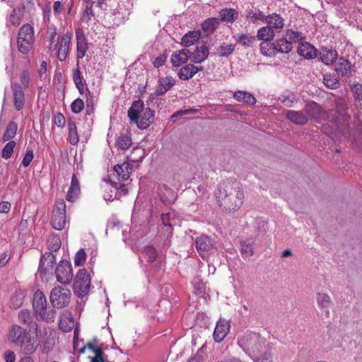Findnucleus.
I'll use <instances>...</instances> for the list:
<instances>
[{
  "instance_id": "obj_46",
  "label": "nucleus",
  "mask_w": 362,
  "mask_h": 362,
  "mask_svg": "<svg viewBox=\"0 0 362 362\" xmlns=\"http://www.w3.org/2000/svg\"><path fill=\"white\" fill-rule=\"evenodd\" d=\"M193 64H188L183 66L178 71V76L181 80L187 81L192 78L194 74L192 70Z\"/></svg>"
},
{
  "instance_id": "obj_37",
  "label": "nucleus",
  "mask_w": 362,
  "mask_h": 362,
  "mask_svg": "<svg viewBox=\"0 0 362 362\" xmlns=\"http://www.w3.org/2000/svg\"><path fill=\"white\" fill-rule=\"evenodd\" d=\"M276 33L271 28L266 26L261 27L257 33V37L264 42H270L275 37Z\"/></svg>"
},
{
  "instance_id": "obj_55",
  "label": "nucleus",
  "mask_w": 362,
  "mask_h": 362,
  "mask_svg": "<svg viewBox=\"0 0 362 362\" xmlns=\"http://www.w3.org/2000/svg\"><path fill=\"white\" fill-rule=\"evenodd\" d=\"M16 143L15 141H8L2 150V158L8 159L12 156L13 148H15Z\"/></svg>"
},
{
  "instance_id": "obj_54",
  "label": "nucleus",
  "mask_w": 362,
  "mask_h": 362,
  "mask_svg": "<svg viewBox=\"0 0 362 362\" xmlns=\"http://www.w3.org/2000/svg\"><path fill=\"white\" fill-rule=\"evenodd\" d=\"M42 320L46 321L47 322H54L56 317V311L54 309H50L49 310H42V311L40 312L37 314Z\"/></svg>"
},
{
  "instance_id": "obj_29",
  "label": "nucleus",
  "mask_w": 362,
  "mask_h": 362,
  "mask_svg": "<svg viewBox=\"0 0 362 362\" xmlns=\"http://www.w3.org/2000/svg\"><path fill=\"white\" fill-rule=\"evenodd\" d=\"M175 84V80L171 76L160 78L158 80V84L156 89V95H163L169 90Z\"/></svg>"
},
{
  "instance_id": "obj_60",
  "label": "nucleus",
  "mask_w": 362,
  "mask_h": 362,
  "mask_svg": "<svg viewBox=\"0 0 362 362\" xmlns=\"http://www.w3.org/2000/svg\"><path fill=\"white\" fill-rule=\"evenodd\" d=\"M130 13V8H126L124 2L119 4L116 15L121 16L122 19H125L128 18Z\"/></svg>"
},
{
  "instance_id": "obj_5",
  "label": "nucleus",
  "mask_w": 362,
  "mask_h": 362,
  "mask_svg": "<svg viewBox=\"0 0 362 362\" xmlns=\"http://www.w3.org/2000/svg\"><path fill=\"white\" fill-rule=\"evenodd\" d=\"M128 117L132 123L136 124L138 128L145 129L153 121L154 111L149 107L144 108V103L139 100L134 101L128 110Z\"/></svg>"
},
{
  "instance_id": "obj_64",
  "label": "nucleus",
  "mask_w": 362,
  "mask_h": 362,
  "mask_svg": "<svg viewBox=\"0 0 362 362\" xmlns=\"http://www.w3.org/2000/svg\"><path fill=\"white\" fill-rule=\"evenodd\" d=\"M271 45L272 44L269 43V42H262L260 44V50L264 55H271L274 53Z\"/></svg>"
},
{
  "instance_id": "obj_16",
  "label": "nucleus",
  "mask_w": 362,
  "mask_h": 362,
  "mask_svg": "<svg viewBox=\"0 0 362 362\" xmlns=\"http://www.w3.org/2000/svg\"><path fill=\"white\" fill-rule=\"evenodd\" d=\"M54 262L55 257L52 252H45L42 255L38 269V272L41 277L50 269H52Z\"/></svg>"
},
{
  "instance_id": "obj_22",
  "label": "nucleus",
  "mask_w": 362,
  "mask_h": 362,
  "mask_svg": "<svg viewBox=\"0 0 362 362\" xmlns=\"http://www.w3.org/2000/svg\"><path fill=\"white\" fill-rule=\"evenodd\" d=\"M13 93L14 105L18 110H21L25 104V95L22 86L18 83L11 85Z\"/></svg>"
},
{
  "instance_id": "obj_3",
  "label": "nucleus",
  "mask_w": 362,
  "mask_h": 362,
  "mask_svg": "<svg viewBox=\"0 0 362 362\" xmlns=\"http://www.w3.org/2000/svg\"><path fill=\"white\" fill-rule=\"evenodd\" d=\"M237 343L250 357L258 355L270 344L259 333L246 331L238 338Z\"/></svg>"
},
{
  "instance_id": "obj_35",
  "label": "nucleus",
  "mask_w": 362,
  "mask_h": 362,
  "mask_svg": "<svg viewBox=\"0 0 362 362\" xmlns=\"http://www.w3.org/2000/svg\"><path fill=\"white\" fill-rule=\"evenodd\" d=\"M233 98L238 102H242L249 105H255L256 103V99L254 95L246 91H235L233 93Z\"/></svg>"
},
{
  "instance_id": "obj_4",
  "label": "nucleus",
  "mask_w": 362,
  "mask_h": 362,
  "mask_svg": "<svg viewBox=\"0 0 362 362\" xmlns=\"http://www.w3.org/2000/svg\"><path fill=\"white\" fill-rule=\"evenodd\" d=\"M220 206L225 210H235L243 203L244 194L239 187L227 184L221 187L216 193Z\"/></svg>"
},
{
  "instance_id": "obj_48",
  "label": "nucleus",
  "mask_w": 362,
  "mask_h": 362,
  "mask_svg": "<svg viewBox=\"0 0 362 362\" xmlns=\"http://www.w3.org/2000/svg\"><path fill=\"white\" fill-rule=\"evenodd\" d=\"M18 125L14 122H10L6 127V129L2 136L4 141H9L13 139L16 134Z\"/></svg>"
},
{
  "instance_id": "obj_26",
  "label": "nucleus",
  "mask_w": 362,
  "mask_h": 362,
  "mask_svg": "<svg viewBox=\"0 0 362 362\" xmlns=\"http://www.w3.org/2000/svg\"><path fill=\"white\" fill-rule=\"evenodd\" d=\"M195 245L197 250L201 255V252L209 251L213 247L214 241L210 237L202 235L197 238Z\"/></svg>"
},
{
  "instance_id": "obj_33",
  "label": "nucleus",
  "mask_w": 362,
  "mask_h": 362,
  "mask_svg": "<svg viewBox=\"0 0 362 362\" xmlns=\"http://www.w3.org/2000/svg\"><path fill=\"white\" fill-rule=\"evenodd\" d=\"M221 21L226 23H233L238 18V12L230 8H224L219 12Z\"/></svg>"
},
{
  "instance_id": "obj_13",
  "label": "nucleus",
  "mask_w": 362,
  "mask_h": 362,
  "mask_svg": "<svg viewBox=\"0 0 362 362\" xmlns=\"http://www.w3.org/2000/svg\"><path fill=\"white\" fill-rule=\"evenodd\" d=\"M76 41V62L77 65L79 60L83 59L89 49V43L87 37L85 35L84 30L78 28L75 31Z\"/></svg>"
},
{
  "instance_id": "obj_59",
  "label": "nucleus",
  "mask_w": 362,
  "mask_h": 362,
  "mask_svg": "<svg viewBox=\"0 0 362 362\" xmlns=\"http://www.w3.org/2000/svg\"><path fill=\"white\" fill-rule=\"evenodd\" d=\"M351 90L356 100L362 101V84L359 83H354L351 86Z\"/></svg>"
},
{
  "instance_id": "obj_43",
  "label": "nucleus",
  "mask_w": 362,
  "mask_h": 362,
  "mask_svg": "<svg viewBox=\"0 0 362 362\" xmlns=\"http://www.w3.org/2000/svg\"><path fill=\"white\" fill-rule=\"evenodd\" d=\"M317 303L320 308L326 309V314L327 315L329 314L328 308L332 304V300L327 293H318L317 294Z\"/></svg>"
},
{
  "instance_id": "obj_24",
  "label": "nucleus",
  "mask_w": 362,
  "mask_h": 362,
  "mask_svg": "<svg viewBox=\"0 0 362 362\" xmlns=\"http://www.w3.org/2000/svg\"><path fill=\"white\" fill-rule=\"evenodd\" d=\"M80 192L81 189L78 179L76 174H73L71 186L66 196V200L71 202H74L79 196Z\"/></svg>"
},
{
  "instance_id": "obj_17",
  "label": "nucleus",
  "mask_w": 362,
  "mask_h": 362,
  "mask_svg": "<svg viewBox=\"0 0 362 362\" xmlns=\"http://www.w3.org/2000/svg\"><path fill=\"white\" fill-rule=\"evenodd\" d=\"M267 15L257 6H251L245 10V19L253 24L265 21Z\"/></svg>"
},
{
  "instance_id": "obj_18",
  "label": "nucleus",
  "mask_w": 362,
  "mask_h": 362,
  "mask_svg": "<svg viewBox=\"0 0 362 362\" xmlns=\"http://www.w3.org/2000/svg\"><path fill=\"white\" fill-rule=\"evenodd\" d=\"M319 55L321 62L327 66L333 64L338 59V52L332 47H322Z\"/></svg>"
},
{
  "instance_id": "obj_11",
  "label": "nucleus",
  "mask_w": 362,
  "mask_h": 362,
  "mask_svg": "<svg viewBox=\"0 0 362 362\" xmlns=\"http://www.w3.org/2000/svg\"><path fill=\"white\" fill-rule=\"evenodd\" d=\"M303 111L308 116V119H311L316 122L325 121L329 119V113L323 110V108L314 101L309 102L305 104Z\"/></svg>"
},
{
  "instance_id": "obj_49",
  "label": "nucleus",
  "mask_w": 362,
  "mask_h": 362,
  "mask_svg": "<svg viewBox=\"0 0 362 362\" xmlns=\"http://www.w3.org/2000/svg\"><path fill=\"white\" fill-rule=\"evenodd\" d=\"M218 25V20L215 18H208L202 23V29L207 33H211Z\"/></svg>"
},
{
  "instance_id": "obj_14",
  "label": "nucleus",
  "mask_w": 362,
  "mask_h": 362,
  "mask_svg": "<svg viewBox=\"0 0 362 362\" xmlns=\"http://www.w3.org/2000/svg\"><path fill=\"white\" fill-rule=\"evenodd\" d=\"M72 39V33L67 31L62 35L61 39L57 45V57L60 62H64L67 58L69 50L70 45Z\"/></svg>"
},
{
  "instance_id": "obj_10",
  "label": "nucleus",
  "mask_w": 362,
  "mask_h": 362,
  "mask_svg": "<svg viewBox=\"0 0 362 362\" xmlns=\"http://www.w3.org/2000/svg\"><path fill=\"white\" fill-rule=\"evenodd\" d=\"M66 223V204L63 199H58L54 204L52 225L56 230H62Z\"/></svg>"
},
{
  "instance_id": "obj_63",
  "label": "nucleus",
  "mask_w": 362,
  "mask_h": 362,
  "mask_svg": "<svg viewBox=\"0 0 362 362\" xmlns=\"http://www.w3.org/2000/svg\"><path fill=\"white\" fill-rule=\"evenodd\" d=\"M34 158L33 151L32 149H27L26 153L23 158L22 165L24 167H28L30 165Z\"/></svg>"
},
{
  "instance_id": "obj_62",
  "label": "nucleus",
  "mask_w": 362,
  "mask_h": 362,
  "mask_svg": "<svg viewBox=\"0 0 362 362\" xmlns=\"http://www.w3.org/2000/svg\"><path fill=\"white\" fill-rule=\"evenodd\" d=\"M73 81L75 83V85L77 84H82L83 83H86V81L84 80L83 77L82 76L81 72L80 71L78 67L76 69H74L73 70Z\"/></svg>"
},
{
  "instance_id": "obj_15",
  "label": "nucleus",
  "mask_w": 362,
  "mask_h": 362,
  "mask_svg": "<svg viewBox=\"0 0 362 362\" xmlns=\"http://www.w3.org/2000/svg\"><path fill=\"white\" fill-rule=\"evenodd\" d=\"M265 23L267 25L274 30L276 33H281L285 26L284 18L277 13L267 15Z\"/></svg>"
},
{
  "instance_id": "obj_36",
  "label": "nucleus",
  "mask_w": 362,
  "mask_h": 362,
  "mask_svg": "<svg viewBox=\"0 0 362 362\" xmlns=\"http://www.w3.org/2000/svg\"><path fill=\"white\" fill-rule=\"evenodd\" d=\"M323 83L329 89H337L340 86V81L334 73H327L323 75Z\"/></svg>"
},
{
  "instance_id": "obj_25",
  "label": "nucleus",
  "mask_w": 362,
  "mask_h": 362,
  "mask_svg": "<svg viewBox=\"0 0 362 362\" xmlns=\"http://www.w3.org/2000/svg\"><path fill=\"white\" fill-rule=\"evenodd\" d=\"M215 52L212 53L221 58H228L230 57L235 49V44H228L226 42H222L219 45L215 47Z\"/></svg>"
},
{
  "instance_id": "obj_42",
  "label": "nucleus",
  "mask_w": 362,
  "mask_h": 362,
  "mask_svg": "<svg viewBox=\"0 0 362 362\" xmlns=\"http://www.w3.org/2000/svg\"><path fill=\"white\" fill-rule=\"evenodd\" d=\"M68 140L71 145H76L78 143L79 138L77 132V127L75 122L72 120L68 121Z\"/></svg>"
},
{
  "instance_id": "obj_58",
  "label": "nucleus",
  "mask_w": 362,
  "mask_h": 362,
  "mask_svg": "<svg viewBox=\"0 0 362 362\" xmlns=\"http://www.w3.org/2000/svg\"><path fill=\"white\" fill-rule=\"evenodd\" d=\"M286 36L291 43L292 42H296L304 38V36L301 32L294 31L293 30H288Z\"/></svg>"
},
{
  "instance_id": "obj_61",
  "label": "nucleus",
  "mask_w": 362,
  "mask_h": 362,
  "mask_svg": "<svg viewBox=\"0 0 362 362\" xmlns=\"http://www.w3.org/2000/svg\"><path fill=\"white\" fill-rule=\"evenodd\" d=\"M86 259V252L83 249H80L76 254L74 264L76 266H81L84 264Z\"/></svg>"
},
{
  "instance_id": "obj_31",
  "label": "nucleus",
  "mask_w": 362,
  "mask_h": 362,
  "mask_svg": "<svg viewBox=\"0 0 362 362\" xmlns=\"http://www.w3.org/2000/svg\"><path fill=\"white\" fill-rule=\"evenodd\" d=\"M351 64L348 59L340 57L335 63V71L343 76H349L351 74Z\"/></svg>"
},
{
  "instance_id": "obj_28",
  "label": "nucleus",
  "mask_w": 362,
  "mask_h": 362,
  "mask_svg": "<svg viewBox=\"0 0 362 362\" xmlns=\"http://www.w3.org/2000/svg\"><path fill=\"white\" fill-rule=\"evenodd\" d=\"M132 170V165L128 162L117 164L114 167V171L116 173L118 179L123 181L129 179Z\"/></svg>"
},
{
  "instance_id": "obj_34",
  "label": "nucleus",
  "mask_w": 362,
  "mask_h": 362,
  "mask_svg": "<svg viewBox=\"0 0 362 362\" xmlns=\"http://www.w3.org/2000/svg\"><path fill=\"white\" fill-rule=\"evenodd\" d=\"M18 321L23 325L29 327L30 329L33 328L35 329L34 317L30 310H21L18 313Z\"/></svg>"
},
{
  "instance_id": "obj_8",
  "label": "nucleus",
  "mask_w": 362,
  "mask_h": 362,
  "mask_svg": "<svg viewBox=\"0 0 362 362\" xmlns=\"http://www.w3.org/2000/svg\"><path fill=\"white\" fill-rule=\"evenodd\" d=\"M71 296L69 289L58 286L52 288L49 298L53 307L62 308L68 305Z\"/></svg>"
},
{
  "instance_id": "obj_9",
  "label": "nucleus",
  "mask_w": 362,
  "mask_h": 362,
  "mask_svg": "<svg viewBox=\"0 0 362 362\" xmlns=\"http://www.w3.org/2000/svg\"><path fill=\"white\" fill-rule=\"evenodd\" d=\"M90 286L89 274L86 269H80L76 274L73 286L74 293L78 297H83L89 292Z\"/></svg>"
},
{
  "instance_id": "obj_6",
  "label": "nucleus",
  "mask_w": 362,
  "mask_h": 362,
  "mask_svg": "<svg viewBox=\"0 0 362 362\" xmlns=\"http://www.w3.org/2000/svg\"><path fill=\"white\" fill-rule=\"evenodd\" d=\"M35 333L42 352L47 354L52 351L55 344V331L50 327H45L42 331L38 324L35 323Z\"/></svg>"
},
{
  "instance_id": "obj_23",
  "label": "nucleus",
  "mask_w": 362,
  "mask_h": 362,
  "mask_svg": "<svg viewBox=\"0 0 362 362\" xmlns=\"http://www.w3.org/2000/svg\"><path fill=\"white\" fill-rule=\"evenodd\" d=\"M189 59V50L184 48L175 52L171 56V62L173 66H180L186 64Z\"/></svg>"
},
{
  "instance_id": "obj_7",
  "label": "nucleus",
  "mask_w": 362,
  "mask_h": 362,
  "mask_svg": "<svg viewBox=\"0 0 362 362\" xmlns=\"http://www.w3.org/2000/svg\"><path fill=\"white\" fill-rule=\"evenodd\" d=\"M34 31L32 26L24 25L20 28L18 36V50L23 54L28 53L33 45Z\"/></svg>"
},
{
  "instance_id": "obj_2",
  "label": "nucleus",
  "mask_w": 362,
  "mask_h": 362,
  "mask_svg": "<svg viewBox=\"0 0 362 362\" xmlns=\"http://www.w3.org/2000/svg\"><path fill=\"white\" fill-rule=\"evenodd\" d=\"M8 338L25 355L33 354L39 346L37 337H32L28 330L18 325H13L9 328Z\"/></svg>"
},
{
  "instance_id": "obj_47",
  "label": "nucleus",
  "mask_w": 362,
  "mask_h": 362,
  "mask_svg": "<svg viewBox=\"0 0 362 362\" xmlns=\"http://www.w3.org/2000/svg\"><path fill=\"white\" fill-rule=\"evenodd\" d=\"M236 42L240 43L245 47H248L255 41L254 36L245 35V34H237L233 37Z\"/></svg>"
},
{
  "instance_id": "obj_39",
  "label": "nucleus",
  "mask_w": 362,
  "mask_h": 362,
  "mask_svg": "<svg viewBox=\"0 0 362 362\" xmlns=\"http://www.w3.org/2000/svg\"><path fill=\"white\" fill-rule=\"evenodd\" d=\"M200 33L197 30L189 31L181 39V44L185 47H189L199 40Z\"/></svg>"
},
{
  "instance_id": "obj_27",
  "label": "nucleus",
  "mask_w": 362,
  "mask_h": 362,
  "mask_svg": "<svg viewBox=\"0 0 362 362\" xmlns=\"http://www.w3.org/2000/svg\"><path fill=\"white\" fill-rule=\"evenodd\" d=\"M286 117L295 124L304 125L308 122V116L305 112L301 111L287 110Z\"/></svg>"
},
{
  "instance_id": "obj_38",
  "label": "nucleus",
  "mask_w": 362,
  "mask_h": 362,
  "mask_svg": "<svg viewBox=\"0 0 362 362\" xmlns=\"http://www.w3.org/2000/svg\"><path fill=\"white\" fill-rule=\"evenodd\" d=\"M156 250L153 247L150 245L145 246L142 249L141 255L139 256V259L141 261H143V259H146V261L148 262H153L156 260Z\"/></svg>"
},
{
  "instance_id": "obj_52",
  "label": "nucleus",
  "mask_w": 362,
  "mask_h": 362,
  "mask_svg": "<svg viewBox=\"0 0 362 362\" xmlns=\"http://www.w3.org/2000/svg\"><path fill=\"white\" fill-rule=\"evenodd\" d=\"M132 144V139L127 135H120L117 140V145L119 148L127 149Z\"/></svg>"
},
{
  "instance_id": "obj_44",
  "label": "nucleus",
  "mask_w": 362,
  "mask_h": 362,
  "mask_svg": "<svg viewBox=\"0 0 362 362\" xmlns=\"http://www.w3.org/2000/svg\"><path fill=\"white\" fill-rule=\"evenodd\" d=\"M25 294L23 291H16L9 300V307L13 309L18 308L23 302Z\"/></svg>"
},
{
  "instance_id": "obj_40",
  "label": "nucleus",
  "mask_w": 362,
  "mask_h": 362,
  "mask_svg": "<svg viewBox=\"0 0 362 362\" xmlns=\"http://www.w3.org/2000/svg\"><path fill=\"white\" fill-rule=\"evenodd\" d=\"M74 326L73 318L70 315H63L60 317L59 328L64 332H70Z\"/></svg>"
},
{
  "instance_id": "obj_57",
  "label": "nucleus",
  "mask_w": 362,
  "mask_h": 362,
  "mask_svg": "<svg viewBox=\"0 0 362 362\" xmlns=\"http://www.w3.org/2000/svg\"><path fill=\"white\" fill-rule=\"evenodd\" d=\"M192 284L194 285V288L197 294H202L205 293L206 288V285L199 278H194L192 281Z\"/></svg>"
},
{
  "instance_id": "obj_32",
  "label": "nucleus",
  "mask_w": 362,
  "mask_h": 362,
  "mask_svg": "<svg viewBox=\"0 0 362 362\" xmlns=\"http://www.w3.org/2000/svg\"><path fill=\"white\" fill-rule=\"evenodd\" d=\"M272 50L279 53H288L292 49V43L285 39H279L272 43Z\"/></svg>"
},
{
  "instance_id": "obj_50",
  "label": "nucleus",
  "mask_w": 362,
  "mask_h": 362,
  "mask_svg": "<svg viewBox=\"0 0 362 362\" xmlns=\"http://www.w3.org/2000/svg\"><path fill=\"white\" fill-rule=\"evenodd\" d=\"M61 245V240L58 235H53L47 240V247L50 252L58 251Z\"/></svg>"
},
{
  "instance_id": "obj_12",
  "label": "nucleus",
  "mask_w": 362,
  "mask_h": 362,
  "mask_svg": "<svg viewBox=\"0 0 362 362\" xmlns=\"http://www.w3.org/2000/svg\"><path fill=\"white\" fill-rule=\"evenodd\" d=\"M55 274L58 282L69 284L73 279L71 263L66 260H62L55 269Z\"/></svg>"
},
{
  "instance_id": "obj_53",
  "label": "nucleus",
  "mask_w": 362,
  "mask_h": 362,
  "mask_svg": "<svg viewBox=\"0 0 362 362\" xmlns=\"http://www.w3.org/2000/svg\"><path fill=\"white\" fill-rule=\"evenodd\" d=\"M281 103L286 107H291L296 102V98L293 93L284 94L280 98Z\"/></svg>"
},
{
  "instance_id": "obj_30",
  "label": "nucleus",
  "mask_w": 362,
  "mask_h": 362,
  "mask_svg": "<svg viewBox=\"0 0 362 362\" xmlns=\"http://www.w3.org/2000/svg\"><path fill=\"white\" fill-rule=\"evenodd\" d=\"M47 305V299L43 293L40 290L36 291L34 293L33 300V309L36 314H38L40 312L42 311V310H45Z\"/></svg>"
},
{
  "instance_id": "obj_21",
  "label": "nucleus",
  "mask_w": 362,
  "mask_h": 362,
  "mask_svg": "<svg viewBox=\"0 0 362 362\" xmlns=\"http://www.w3.org/2000/svg\"><path fill=\"white\" fill-rule=\"evenodd\" d=\"M298 53L306 59H313L317 56V50L309 42H302L298 45Z\"/></svg>"
},
{
  "instance_id": "obj_19",
  "label": "nucleus",
  "mask_w": 362,
  "mask_h": 362,
  "mask_svg": "<svg viewBox=\"0 0 362 362\" xmlns=\"http://www.w3.org/2000/svg\"><path fill=\"white\" fill-rule=\"evenodd\" d=\"M230 329V325L227 320L220 319L214 332V339L216 342H221L226 337Z\"/></svg>"
},
{
  "instance_id": "obj_20",
  "label": "nucleus",
  "mask_w": 362,
  "mask_h": 362,
  "mask_svg": "<svg viewBox=\"0 0 362 362\" xmlns=\"http://www.w3.org/2000/svg\"><path fill=\"white\" fill-rule=\"evenodd\" d=\"M209 55V48L206 45H201L197 47L194 52H189V59L193 63L199 64L203 62Z\"/></svg>"
},
{
  "instance_id": "obj_51",
  "label": "nucleus",
  "mask_w": 362,
  "mask_h": 362,
  "mask_svg": "<svg viewBox=\"0 0 362 362\" xmlns=\"http://www.w3.org/2000/svg\"><path fill=\"white\" fill-rule=\"evenodd\" d=\"M21 23V11L18 8H13L11 13L10 14L7 23L9 25H13L15 27L18 26Z\"/></svg>"
},
{
  "instance_id": "obj_41",
  "label": "nucleus",
  "mask_w": 362,
  "mask_h": 362,
  "mask_svg": "<svg viewBox=\"0 0 362 362\" xmlns=\"http://www.w3.org/2000/svg\"><path fill=\"white\" fill-rule=\"evenodd\" d=\"M272 346L269 345L267 349L262 350V353L258 355L251 356L250 358L254 362H273V358L272 355Z\"/></svg>"
},
{
  "instance_id": "obj_45",
  "label": "nucleus",
  "mask_w": 362,
  "mask_h": 362,
  "mask_svg": "<svg viewBox=\"0 0 362 362\" xmlns=\"http://www.w3.org/2000/svg\"><path fill=\"white\" fill-rule=\"evenodd\" d=\"M86 348L92 350L93 352L95 354L94 356L90 357V362H105V359L103 357V351L102 349L98 347L95 348L93 344L89 343L87 344V346L81 349V352H83Z\"/></svg>"
},
{
  "instance_id": "obj_56",
  "label": "nucleus",
  "mask_w": 362,
  "mask_h": 362,
  "mask_svg": "<svg viewBox=\"0 0 362 362\" xmlns=\"http://www.w3.org/2000/svg\"><path fill=\"white\" fill-rule=\"evenodd\" d=\"M84 107V102L79 98L75 99L71 104V110L75 114L80 113Z\"/></svg>"
},
{
  "instance_id": "obj_1",
  "label": "nucleus",
  "mask_w": 362,
  "mask_h": 362,
  "mask_svg": "<svg viewBox=\"0 0 362 362\" xmlns=\"http://www.w3.org/2000/svg\"><path fill=\"white\" fill-rule=\"evenodd\" d=\"M336 107L339 113V117L335 121L337 128L343 136L351 142L354 148L362 152V127L351 129L347 127L349 116L346 114L344 104L341 100L336 102Z\"/></svg>"
}]
</instances>
